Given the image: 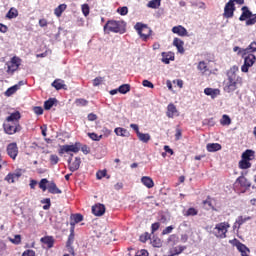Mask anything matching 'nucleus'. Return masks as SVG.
Instances as JSON below:
<instances>
[{
    "label": "nucleus",
    "instance_id": "603ef678",
    "mask_svg": "<svg viewBox=\"0 0 256 256\" xmlns=\"http://www.w3.org/2000/svg\"><path fill=\"white\" fill-rule=\"evenodd\" d=\"M195 215H197V209L195 208H189L186 212L187 217H191V216L193 217Z\"/></svg>",
    "mask_w": 256,
    "mask_h": 256
},
{
    "label": "nucleus",
    "instance_id": "69168bd1",
    "mask_svg": "<svg viewBox=\"0 0 256 256\" xmlns=\"http://www.w3.org/2000/svg\"><path fill=\"white\" fill-rule=\"evenodd\" d=\"M182 137L181 129L177 128L176 129V134H175V139L176 141H179Z\"/></svg>",
    "mask_w": 256,
    "mask_h": 256
},
{
    "label": "nucleus",
    "instance_id": "f704fd0d",
    "mask_svg": "<svg viewBox=\"0 0 256 256\" xmlns=\"http://www.w3.org/2000/svg\"><path fill=\"white\" fill-rule=\"evenodd\" d=\"M254 155H255V152L253 150H246L242 154V159H244L246 161H251V159H253Z\"/></svg>",
    "mask_w": 256,
    "mask_h": 256
},
{
    "label": "nucleus",
    "instance_id": "b1692460",
    "mask_svg": "<svg viewBox=\"0 0 256 256\" xmlns=\"http://www.w3.org/2000/svg\"><path fill=\"white\" fill-rule=\"evenodd\" d=\"M79 167H81V158L76 157L73 163L69 165V170L75 173V171H78Z\"/></svg>",
    "mask_w": 256,
    "mask_h": 256
},
{
    "label": "nucleus",
    "instance_id": "e433bc0d",
    "mask_svg": "<svg viewBox=\"0 0 256 256\" xmlns=\"http://www.w3.org/2000/svg\"><path fill=\"white\" fill-rule=\"evenodd\" d=\"M197 69H198V71L202 72L203 74L207 73V71H209V67L207 66V62L200 61L198 63Z\"/></svg>",
    "mask_w": 256,
    "mask_h": 256
},
{
    "label": "nucleus",
    "instance_id": "4d7b16f0",
    "mask_svg": "<svg viewBox=\"0 0 256 256\" xmlns=\"http://www.w3.org/2000/svg\"><path fill=\"white\" fill-rule=\"evenodd\" d=\"M105 175H107V170H100L96 173L97 179H102Z\"/></svg>",
    "mask_w": 256,
    "mask_h": 256
},
{
    "label": "nucleus",
    "instance_id": "4be33fe9",
    "mask_svg": "<svg viewBox=\"0 0 256 256\" xmlns=\"http://www.w3.org/2000/svg\"><path fill=\"white\" fill-rule=\"evenodd\" d=\"M81 221H83V215H81V214H74V215L71 216L70 225L72 227V231H74V229H75V224L76 223H81Z\"/></svg>",
    "mask_w": 256,
    "mask_h": 256
},
{
    "label": "nucleus",
    "instance_id": "6e6d98bb",
    "mask_svg": "<svg viewBox=\"0 0 256 256\" xmlns=\"http://www.w3.org/2000/svg\"><path fill=\"white\" fill-rule=\"evenodd\" d=\"M82 13L85 17L89 15V5L87 4L82 5Z\"/></svg>",
    "mask_w": 256,
    "mask_h": 256
},
{
    "label": "nucleus",
    "instance_id": "bf43d9fd",
    "mask_svg": "<svg viewBox=\"0 0 256 256\" xmlns=\"http://www.w3.org/2000/svg\"><path fill=\"white\" fill-rule=\"evenodd\" d=\"M118 13L121 15H127V13H129V9L127 7L118 8Z\"/></svg>",
    "mask_w": 256,
    "mask_h": 256
},
{
    "label": "nucleus",
    "instance_id": "c85d7f7f",
    "mask_svg": "<svg viewBox=\"0 0 256 256\" xmlns=\"http://www.w3.org/2000/svg\"><path fill=\"white\" fill-rule=\"evenodd\" d=\"M186 247L185 246H176L170 249V255L169 256H175V255H180V253H183L185 251Z\"/></svg>",
    "mask_w": 256,
    "mask_h": 256
},
{
    "label": "nucleus",
    "instance_id": "79ce46f5",
    "mask_svg": "<svg viewBox=\"0 0 256 256\" xmlns=\"http://www.w3.org/2000/svg\"><path fill=\"white\" fill-rule=\"evenodd\" d=\"M161 6V0H151L148 4L147 7L150 9H157V7Z\"/></svg>",
    "mask_w": 256,
    "mask_h": 256
},
{
    "label": "nucleus",
    "instance_id": "49530a36",
    "mask_svg": "<svg viewBox=\"0 0 256 256\" xmlns=\"http://www.w3.org/2000/svg\"><path fill=\"white\" fill-rule=\"evenodd\" d=\"M88 136L92 141H101V139H103V135H97L95 133H88Z\"/></svg>",
    "mask_w": 256,
    "mask_h": 256
},
{
    "label": "nucleus",
    "instance_id": "4c0bfd02",
    "mask_svg": "<svg viewBox=\"0 0 256 256\" xmlns=\"http://www.w3.org/2000/svg\"><path fill=\"white\" fill-rule=\"evenodd\" d=\"M131 91V86L129 84H123L118 88V92L122 95H126V93H129Z\"/></svg>",
    "mask_w": 256,
    "mask_h": 256
},
{
    "label": "nucleus",
    "instance_id": "0e129e2a",
    "mask_svg": "<svg viewBox=\"0 0 256 256\" xmlns=\"http://www.w3.org/2000/svg\"><path fill=\"white\" fill-rule=\"evenodd\" d=\"M153 247H161V239L156 238L152 241Z\"/></svg>",
    "mask_w": 256,
    "mask_h": 256
},
{
    "label": "nucleus",
    "instance_id": "72a5a7b5",
    "mask_svg": "<svg viewBox=\"0 0 256 256\" xmlns=\"http://www.w3.org/2000/svg\"><path fill=\"white\" fill-rule=\"evenodd\" d=\"M65 9H67V5L60 4L57 8H55L54 14L56 15V17H61V15H63V12L65 11Z\"/></svg>",
    "mask_w": 256,
    "mask_h": 256
},
{
    "label": "nucleus",
    "instance_id": "f8f14e48",
    "mask_svg": "<svg viewBox=\"0 0 256 256\" xmlns=\"http://www.w3.org/2000/svg\"><path fill=\"white\" fill-rule=\"evenodd\" d=\"M172 33L178 35L179 37H189V32H187V29L182 25L174 26L172 28Z\"/></svg>",
    "mask_w": 256,
    "mask_h": 256
},
{
    "label": "nucleus",
    "instance_id": "8fccbe9b",
    "mask_svg": "<svg viewBox=\"0 0 256 256\" xmlns=\"http://www.w3.org/2000/svg\"><path fill=\"white\" fill-rule=\"evenodd\" d=\"M77 107H85L87 105V100L80 98V99H76L75 101Z\"/></svg>",
    "mask_w": 256,
    "mask_h": 256
},
{
    "label": "nucleus",
    "instance_id": "f3484780",
    "mask_svg": "<svg viewBox=\"0 0 256 256\" xmlns=\"http://www.w3.org/2000/svg\"><path fill=\"white\" fill-rule=\"evenodd\" d=\"M141 183L144 187H147V189H153V187H155V182H153V179L149 176H143L141 178Z\"/></svg>",
    "mask_w": 256,
    "mask_h": 256
},
{
    "label": "nucleus",
    "instance_id": "dca6fc26",
    "mask_svg": "<svg viewBox=\"0 0 256 256\" xmlns=\"http://www.w3.org/2000/svg\"><path fill=\"white\" fill-rule=\"evenodd\" d=\"M173 45L175 48H177L178 53H185V48L183 47L185 45V42L179 38H174Z\"/></svg>",
    "mask_w": 256,
    "mask_h": 256
},
{
    "label": "nucleus",
    "instance_id": "0eeeda50",
    "mask_svg": "<svg viewBox=\"0 0 256 256\" xmlns=\"http://www.w3.org/2000/svg\"><path fill=\"white\" fill-rule=\"evenodd\" d=\"M81 147L79 143L72 144V145H62L59 149V154L63 155L64 153H79Z\"/></svg>",
    "mask_w": 256,
    "mask_h": 256
},
{
    "label": "nucleus",
    "instance_id": "9d476101",
    "mask_svg": "<svg viewBox=\"0 0 256 256\" xmlns=\"http://www.w3.org/2000/svg\"><path fill=\"white\" fill-rule=\"evenodd\" d=\"M3 127L7 135H15V133H17L18 124L13 122H4Z\"/></svg>",
    "mask_w": 256,
    "mask_h": 256
},
{
    "label": "nucleus",
    "instance_id": "393cba45",
    "mask_svg": "<svg viewBox=\"0 0 256 256\" xmlns=\"http://www.w3.org/2000/svg\"><path fill=\"white\" fill-rule=\"evenodd\" d=\"M236 183H238V185H240V187H246V188L251 187V182L249 180H247V178H245L244 176L238 177L236 179Z\"/></svg>",
    "mask_w": 256,
    "mask_h": 256
},
{
    "label": "nucleus",
    "instance_id": "6e6552de",
    "mask_svg": "<svg viewBox=\"0 0 256 256\" xmlns=\"http://www.w3.org/2000/svg\"><path fill=\"white\" fill-rule=\"evenodd\" d=\"M6 151L11 159L14 161L17 159V155H19V147H17V143L13 142L8 144Z\"/></svg>",
    "mask_w": 256,
    "mask_h": 256
},
{
    "label": "nucleus",
    "instance_id": "9b49d317",
    "mask_svg": "<svg viewBox=\"0 0 256 256\" xmlns=\"http://www.w3.org/2000/svg\"><path fill=\"white\" fill-rule=\"evenodd\" d=\"M166 115H167V117H169V119H173L175 117H179V110H177V107L175 106V104L170 103L167 106Z\"/></svg>",
    "mask_w": 256,
    "mask_h": 256
},
{
    "label": "nucleus",
    "instance_id": "7ed1b4c3",
    "mask_svg": "<svg viewBox=\"0 0 256 256\" xmlns=\"http://www.w3.org/2000/svg\"><path fill=\"white\" fill-rule=\"evenodd\" d=\"M230 227L231 225L229 222H220L215 225L211 233L216 239H225L227 238V232L229 231Z\"/></svg>",
    "mask_w": 256,
    "mask_h": 256
},
{
    "label": "nucleus",
    "instance_id": "2eb2a0df",
    "mask_svg": "<svg viewBox=\"0 0 256 256\" xmlns=\"http://www.w3.org/2000/svg\"><path fill=\"white\" fill-rule=\"evenodd\" d=\"M171 61H175V53L162 52V63H165V65H169Z\"/></svg>",
    "mask_w": 256,
    "mask_h": 256
},
{
    "label": "nucleus",
    "instance_id": "20e7f679",
    "mask_svg": "<svg viewBox=\"0 0 256 256\" xmlns=\"http://www.w3.org/2000/svg\"><path fill=\"white\" fill-rule=\"evenodd\" d=\"M134 29L137 31L142 41H147V39L151 37V33H153V30H151L147 24H143L141 22L136 23Z\"/></svg>",
    "mask_w": 256,
    "mask_h": 256
},
{
    "label": "nucleus",
    "instance_id": "58836bf2",
    "mask_svg": "<svg viewBox=\"0 0 256 256\" xmlns=\"http://www.w3.org/2000/svg\"><path fill=\"white\" fill-rule=\"evenodd\" d=\"M19 15V12L15 8H11L6 14L7 19H15Z\"/></svg>",
    "mask_w": 256,
    "mask_h": 256
},
{
    "label": "nucleus",
    "instance_id": "c9c22d12",
    "mask_svg": "<svg viewBox=\"0 0 256 256\" xmlns=\"http://www.w3.org/2000/svg\"><path fill=\"white\" fill-rule=\"evenodd\" d=\"M256 52V42L250 43V45L245 48V54L247 55H253V53Z\"/></svg>",
    "mask_w": 256,
    "mask_h": 256
},
{
    "label": "nucleus",
    "instance_id": "c03bdc74",
    "mask_svg": "<svg viewBox=\"0 0 256 256\" xmlns=\"http://www.w3.org/2000/svg\"><path fill=\"white\" fill-rule=\"evenodd\" d=\"M220 123L221 125H231V118L224 114L220 120Z\"/></svg>",
    "mask_w": 256,
    "mask_h": 256
},
{
    "label": "nucleus",
    "instance_id": "2f4dec72",
    "mask_svg": "<svg viewBox=\"0 0 256 256\" xmlns=\"http://www.w3.org/2000/svg\"><path fill=\"white\" fill-rule=\"evenodd\" d=\"M137 137L142 143H149L151 141V135L149 133H138Z\"/></svg>",
    "mask_w": 256,
    "mask_h": 256
},
{
    "label": "nucleus",
    "instance_id": "f03ea898",
    "mask_svg": "<svg viewBox=\"0 0 256 256\" xmlns=\"http://www.w3.org/2000/svg\"><path fill=\"white\" fill-rule=\"evenodd\" d=\"M126 24L123 21L109 20L104 25L105 33H125Z\"/></svg>",
    "mask_w": 256,
    "mask_h": 256
},
{
    "label": "nucleus",
    "instance_id": "bb28decb",
    "mask_svg": "<svg viewBox=\"0 0 256 256\" xmlns=\"http://www.w3.org/2000/svg\"><path fill=\"white\" fill-rule=\"evenodd\" d=\"M52 87H55V89L57 91L61 90V89H67V85L65 84V81L61 80V79H58V80H55L53 83H52Z\"/></svg>",
    "mask_w": 256,
    "mask_h": 256
},
{
    "label": "nucleus",
    "instance_id": "a878e982",
    "mask_svg": "<svg viewBox=\"0 0 256 256\" xmlns=\"http://www.w3.org/2000/svg\"><path fill=\"white\" fill-rule=\"evenodd\" d=\"M206 149L209 151V153H215V151H221V144L209 143L207 144Z\"/></svg>",
    "mask_w": 256,
    "mask_h": 256
},
{
    "label": "nucleus",
    "instance_id": "864d4df0",
    "mask_svg": "<svg viewBox=\"0 0 256 256\" xmlns=\"http://www.w3.org/2000/svg\"><path fill=\"white\" fill-rule=\"evenodd\" d=\"M5 181H7L8 183H15V175H13V173H9L5 177Z\"/></svg>",
    "mask_w": 256,
    "mask_h": 256
},
{
    "label": "nucleus",
    "instance_id": "aec40b11",
    "mask_svg": "<svg viewBox=\"0 0 256 256\" xmlns=\"http://www.w3.org/2000/svg\"><path fill=\"white\" fill-rule=\"evenodd\" d=\"M247 221H251V217H243V216H239L235 223H234V229H240L241 225H243L244 223H247Z\"/></svg>",
    "mask_w": 256,
    "mask_h": 256
},
{
    "label": "nucleus",
    "instance_id": "37998d69",
    "mask_svg": "<svg viewBox=\"0 0 256 256\" xmlns=\"http://www.w3.org/2000/svg\"><path fill=\"white\" fill-rule=\"evenodd\" d=\"M233 51H234V53H237V55H239L240 57H245V56H246V54H245V49H242V48L239 47V46H235V47L233 48Z\"/></svg>",
    "mask_w": 256,
    "mask_h": 256
},
{
    "label": "nucleus",
    "instance_id": "a18cd8bd",
    "mask_svg": "<svg viewBox=\"0 0 256 256\" xmlns=\"http://www.w3.org/2000/svg\"><path fill=\"white\" fill-rule=\"evenodd\" d=\"M47 183H49V180H47L46 178H43V179L40 181L39 187L42 189V191H47V189H48Z\"/></svg>",
    "mask_w": 256,
    "mask_h": 256
},
{
    "label": "nucleus",
    "instance_id": "7c9ffc66",
    "mask_svg": "<svg viewBox=\"0 0 256 256\" xmlns=\"http://www.w3.org/2000/svg\"><path fill=\"white\" fill-rule=\"evenodd\" d=\"M41 242L46 245V247H48V249H51V247H53V243H55V241L53 240V237L51 236H46L41 238Z\"/></svg>",
    "mask_w": 256,
    "mask_h": 256
},
{
    "label": "nucleus",
    "instance_id": "5fc2aeb1",
    "mask_svg": "<svg viewBox=\"0 0 256 256\" xmlns=\"http://www.w3.org/2000/svg\"><path fill=\"white\" fill-rule=\"evenodd\" d=\"M161 227V224L159 222H155L151 225V233H155V231H158Z\"/></svg>",
    "mask_w": 256,
    "mask_h": 256
},
{
    "label": "nucleus",
    "instance_id": "e2e57ef3",
    "mask_svg": "<svg viewBox=\"0 0 256 256\" xmlns=\"http://www.w3.org/2000/svg\"><path fill=\"white\" fill-rule=\"evenodd\" d=\"M173 231V226H168L162 231V235H169Z\"/></svg>",
    "mask_w": 256,
    "mask_h": 256
},
{
    "label": "nucleus",
    "instance_id": "423d86ee",
    "mask_svg": "<svg viewBox=\"0 0 256 256\" xmlns=\"http://www.w3.org/2000/svg\"><path fill=\"white\" fill-rule=\"evenodd\" d=\"M7 73L9 75H13L15 71H17V69H19V67L21 66V58L19 57H12L11 60L9 62H7Z\"/></svg>",
    "mask_w": 256,
    "mask_h": 256
},
{
    "label": "nucleus",
    "instance_id": "ea45409f",
    "mask_svg": "<svg viewBox=\"0 0 256 256\" xmlns=\"http://www.w3.org/2000/svg\"><path fill=\"white\" fill-rule=\"evenodd\" d=\"M56 102L57 99L55 98H50L49 100L45 101L44 108L46 109V111H49V109H51V107H53V105H55Z\"/></svg>",
    "mask_w": 256,
    "mask_h": 256
},
{
    "label": "nucleus",
    "instance_id": "338daca9",
    "mask_svg": "<svg viewBox=\"0 0 256 256\" xmlns=\"http://www.w3.org/2000/svg\"><path fill=\"white\" fill-rule=\"evenodd\" d=\"M22 256H35V251H33V250H26V251H24Z\"/></svg>",
    "mask_w": 256,
    "mask_h": 256
},
{
    "label": "nucleus",
    "instance_id": "c756f323",
    "mask_svg": "<svg viewBox=\"0 0 256 256\" xmlns=\"http://www.w3.org/2000/svg\"><path fill=\"white\" fill-rule=\"evenodd\" d=\"M114 133L118 136V137H129V131H127V129L125 128H115Z\"/></svg>",
    "mask_w": 256,
    "mask_h": 256
},
{
    "label": "nucleus",
    "instance_id": "4468645a",
    "mask_svg": "<svg viewBox=\"0 0 256 256\" xmlns=\"http://www.w3.org/2000/svg\"><path fill=\"white\" fill-rule=\"evenodd\" d=\"M204 93L208 97H211V99H216V97H219V95H221V90L217 88H205Z\"/></svg>",
    "mask_w": 256,
    "mask_h": 256
},
{
    "label": "nucleus",
    "instance_id": "a19ab883",
    "mask_svg": "<svg viewBox=\"0 0 256 256\" xmlns=\"http://www.w3.org/2000/svg\"><path fill=\"white\" fill-rule=\"evenodd\" d=\"M239 167L240 169H250L251 162H249V160H245L242 158L241 161L239 162Z\"/></svg>",
    "mask_w": 256,
    "mask_h": 256
},
{
    "label": "nucleus",
    "instance_id": "052dcab7",
    "mask_svg": "<svg viewBox=\"0 0 256 256\" xmlns=\"http://www.w3.org/2000/svg\"><path fill=\"white\" fill-rule=\"evenodd\" d=\"M33 111L36 115H43V108L42 107L36 106V107L33 108Z\"/></svg>",
    "mask_w": 256,
    "mask_h": 256
},
{
    "label": "nucleus",
    "instance_id": "ddd939ff",
    "mask_svg": "<svg viewBox=\"0 0 256 256\" xmlns=\"http://www.w3.org/2000/svg\"><path fill=\"white\" fill-rule=\"evenodd\" d=\"M92 213L96 217H101L102 215H105V205L103 204H96L92 207Z\"/></svg>",
    "mask_w": 256,
    "mask_h": 256
},
{
    "label": "nucleus",
    "instance_id": "a211bd4d",
    "mask_svg": "<svg viewBox=\"0 0 256 256\" xmlns=\"http://www.w3.org/2000/svg\"><path fill=\"white\" fill-rule=\"evenodd\" d=\"M21 85H23V81H20L18 84L8 88L5 92L6 97H11V95H15L17 91L21 88Z\"/></svg>",
    "mask_w": 256,
    "mask_h": 256
},
{
    "label": "nucleus",
    "instance_id": "774afa93",
    "mask_svg": "<svg viewBox=\"0 0 256 256\" xmlns=\"http://www.w3.org/2000/svg\"><path fill=\"white\" fill-rule=\"evenodd\" d=\"M149 252H147V250H141L139 251L136 256H148Z\"/></svg>",
    "mask_w": 256,
    "mask_h": 256
},
{
    "label": "nucleus",
    "instance_id": "cd10ccee",
    "mask_svg": "<svg viewBox=\"0 0 256 256\" xmlns=\"http://www.w3.org/2000/svg\"><path fill=\"white\" fill-rule=\"evenodd\" d=\"M48 191H49V193H52L53 195L61 194V190L57 188V184H55V182H50L48 184Z\"/></svg>",
    "mask_w": 256,
    "mask_h": 256
},
{
    "label": "nucleus",
    "instance_id": "39448f33",
    "mask_svg": "<svg viewBox=\"0 0 256 256\" xmlns=\"http://www.w3.org/2000/svg\"><path fill=\"white\" fill-rule=\"evenodd\" d=\"M242 14L239 17V21H246V25H255L256 23V14H253L249 11V8L247 6H243Z\"/></svg>",
    "mask_w": 256,
    "mask_h": 256
},
{
    "label": "nucleus",
    "instance_id": "680f3d73",
    "mask_svg": "<svg viewBox=\"0 0 256 256\" xmlns=\"http://www.w3.org/2000/svg\"><path fill=\"white\" fill-rule=\"evenodd\" d=\"M75 239V235L73 234V230H71V234L69 235L67 247L71 246V243H73V240Z\"/></svg>",
    "mask_w": 256,
    "mask_h": 256
},
{
    "label": "nucleus",
    "instance_id": "3c124183",
    "mask_svg": "<svg viewBox=\"0 0 256 256\" xmlns=\"http://www.w3.org/2000/svg\"><path fill=\"white\" fill-rule=\"evenodd\" d=\"M103 81H105V79L103 77H97L93 80V86L99 87V85H101V83H103Z\"/></svg>",
    "mask_w": 256,
    "mask_h": 256
},
{
    "label": "nucleus",
    "instance_id": "09e8293b",
    "mask_svg": "<svg viewBox=\"0 0 256 256\" xmlns=\"http://www.w3.org/2000/svg\"><path fill=\"white\" fill-rule=\"evenodd\" d=\"M50 163L51 165H57L59 163V156L56 154L50 155Z\"/></svg>",
    "mask_w": 256,
    "mask_h": 256
},
{
    "label": "nucleus",
    "instance_id": "5701e85b",
    "mask_svg": "<svg viewBox=\"0 0 256 256\" xmlns=\"http://www.w3.org/2000/svg\"><path fill=\"white\" fill-rule=\"evenodd\" d=\"M256 57L254 54H247V56H244V64H246L248 67H253L255 65Z\"/></svg>",
    "mask_w": 256,
    "mask_h": 256
},
{
    "label": "nucleus",
    "instance_id": "13d9d810",
    "mask_svg": "<svg viewBox=\"0 0 256 256\" xmlns=\"http://www.w3.org/2000/svg\"><path fill=\"white\" fill-rule=\"evenodd\" d=\"M142 85H143V87H148L149 89H153V87H155V85H153V84L151 83V81H149V80H144V81L142 82Z\"/></svg>",
    "mask_w": 256,
    "mask_h": 256
},
{
    "label": "nucleus",
    "instance_id": "412c9836",
    "mask_svg": "<svg viewBox=\"0 0 256 256\" xmlns=\"http://www.w3.org/2000/svg\"><path fill=\"white\" fill-rule=\"evenodd\" d=\"M19 119H21V113L19 112H14L11 113L7 118L6 121L7 123H17L19 121Z\"/></svg>",
    "mask_w": 256,
    "mask_h": 256
},
{
    "label": "nucleus",
    "instance_id": "473e14b6",
    "mask_svg": "<svg viewBox=\"0 0 256 256\" xmlns=\"http://www.w3.org/2000/svg\"><path fill=\"white\" fill-rule=\"evenodd\" d=\"M204 207L209 211V209H215V200L212 198H207L204 202Z\"/></svg>",
    "mask_w": 256,
    "mask_h": 256
},
{
    "label": "nucleus",
    "instance_id": "de8ad7c7",
    "mask_svg": "<svg viewBox=\"0 0 256 256\" xmlns=\"http://www.w3.org/2000/svg\"><path fill=\"white\" fill-rule=\"evenodd\" d=\"M9 241L14 245H19L21 243V235H15L14 238H9Z\"/></svg>",
    "mask_w": 256,
    "mask_h": 256
},
{
    "label": "nucleus",
    "instance_id": "6ab92c4d",
    "mask_svg": "<svg viewBox=\"0 0 256 256\" xmlns=\"http://www.w3.org/2000/svg\"><path fill=\"white\" fill-rule=\"evenodd\" d=\"M236 249L239 251V253H241V256H249V253L251 252L246 246L245 244L241 243V242H237L236 243Z\"/></svg>",
    "mask_w": 256,
    "mask_h": 256
},
{
    "label": "nucleus",
    "instance_id": "1a4fd4ad",
    "mask_svg": "<svg viewBox=\"0 0 256 256\" xmlns=\"http://www.w3.org/2000/svg\"><path fill=\"white\" fill-rule=\"evenodd\" d=\"M235 13V4L233 1L229 0L224 7V17L225 19H231Z\"/></svg>",
    "mask_w": 256,
    "mask_h": 256
},
{
    "label": "nucleus",
    "instance_id": "f257e3e1",
    "mask_svg": "<svg viewBox=\"0 0 256 256\" xmlns=\"http://www.w3.org/2000/svg\"><path fill=\"white\" fill-rule=\"evenodd\" d=\"M243 85V77L239 76V66H232L227 71V79L223 83L225 93H234Z\"/></svg>",
    "mask_w": 256,
    "mask_h": 256
}]
</instances>
